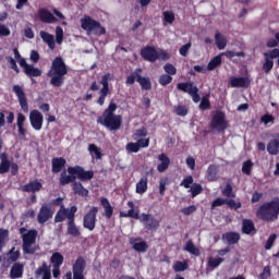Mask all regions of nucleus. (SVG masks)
I'll return each mask as SVG.
<instances>
[{"label": "nucleus", "mask_w": 279, "mask_h": 279, "mask_svg": "<svg viewBox=\"0 0 279 279\" xmlns=\"http://www.w3.org/2000/svg\"><path fill=\"white\" fill-rule=\"evenodd\" d=\"M36 236H38V231L32 229L22 235L23 241V252L24 254H36V248L32 247L36 243Z\"/></svg>", "instance_id": "7"}, {"label": "nucleus", "mask_w": 279, "mask_h": 279, "mask_svg": "<svg viewBox=\"0 0 279 279\" xmlns=\"http://www.w3.org/2000/svg\"><path fill=\"white\" fill-rule=\"evenodd\" d=\"M222 195H225V197H236V194L232 191V185L230 183H228L222 190Z\"/></svg>", "instance_id": "59"}, {"label": "nucleus", "mask_w": 279, "mask_h": 279, "mask_svg": "<svg viewBox=\"0 0 279 279\" xmlns=\"http://www.w3.org/2000/svg\"><path fill=\"white\" fill-rule=\"evenodd\" d=\"M141 73H143V69L137 68L126 77L125 84L132 86L137 82L140 83V86H142L143 90H151V80H149V77H143Z\"/></svg>", "instance_id": "5"}, {"label": "nucleus", "mask_w": 279, "mask_h": 279, "mask_svg": "<svg viewBox=\"0 0 279 279\" xmlns=\"http://www.w3.org/2000/svg\"><path fill=\"white\" fill-rule=\"evenodd\" d=\"M140 54L146 62H156L158 60V50L153 46L142 48Z\"/></svg>", "instance_id": "16"}, {"label": "nucleus", "mask_w": 279, "mask_h": 279, "mask_svg": "<svg viewBox=\"0 0 279 279\" xmlns=\"http://www.w3.org/2000/svg\"><path fill=\"white\" fill-rule=\"evenodd\" d=\"M133 250H135V252L144 253L149 250V244H147L145 241L135 242L133 243Z\"/></svg>", "instance_id": "44"}, {"label": "nucleus", "mask_w": 279, "mask_h": 279, "mask_svg": "<svg viewBox=\"0 0 279 279\" xmlns=\"http://www.w3.org/2000/svg\"><path fill=\"white\" fill-rule=\"evenodd\" d=\"M162 15H163V21L166 23H169L170 25L173 24V22L175 21V14L171 11H165Z\"/></svg>", "instance_id": "56"}, {"label": "nucleus", "mask_w": 279, "mask_h": 279, "mask_svg": "<svg viewBox=\"0 0 279 279\" xmlns=\"http://www.w3.org/2000/svg\"><path fill=\"white\" fill-rule=\"evenodd\" d=\"M222 262H223V258H221V257H217V258L210 257L208 259V265H209V267H213L215 269V268L219 267V265H221Z\"/></svg>", "instance_id": "60"}, {"label": "nucleus", "mask_w": 279, "mask_h": 279, "mask_svg": "<svg viewBox=\"0 0 279 279\" xmlns=\"http://www.w3.org/2000/svg\"><path fill=\"white\" fill-rule=\"evenodd\" d=\"M66 219V207L60 208L54 216V223H62Z\"/></svg>", "instance_id": "45"}, {"label": "nucleus", "mask_w": 279, "mask_h": 279, "mask_svg": "<svg viewBox=\"0 0 279 279\" xmlns=\"http://www.w3.org/2000/svg\"><path fill=\"white\" fill-rule=\"evenodd\" d=\"M69 73V68L62 57H56L51 63L50 70L47 72V77H50V86L53 88H62Z\"/></svg>", "instance_id": "2"}, {"label": "nucleus", "mask_w": 279, "mask_h": 279, "mask_svg": "<svg viewBox=\"0 0 279 279\" xmlns=\"http://www.w3.org/2000/svg\"><path fill=\"white\" fill-rule=\"evenodd\" d=\"M210 128L211 130H217V132H226L228 130V122L223 111H216L211 118Z\"/></svg>", "instance_id": "10"}, {"label": "nucleus", "mask_w": 279, "mask_h": 279, "mask_svg": "<svg viewBox=\"0 0 279 279\" xmlns=\"http://www.w3.org/2000/svg\"><path fill=\"white\" fill-rule=\"evenodd\" d=\"M117 104L111 101L106 110L99 116L96 122L109 132H117L121 130V125H123V117L121 114H117Z\"/></svg>", "instance_id": "1"}, {"label": "nucleus", "mask_w": 279, "mask_h": 279, "mask_svg": "<svg viewBox=\"0 0 279 279\" xmlns=\"http://www.w3.org/2000/svg\"><path fill=\"white\" fill-rule=\"evenodd\" d=\"M165 72L167 73V75H177L178 73V69H175V66L171 63H166L163 66Z\"/></svg>", "instance_id": "58"}, {"label": "nucleus", "mask_w": 279, "mask_h": 279, "mask_svg": "<svg viewBox=\"0 0 279 279\" xmlns=\"http://www.w3.org/2000/svg\"><path fill=\"white\" fill-rule=\"evenodd\" d=\"M56 40L57 45H62V41L64 40V29L60 26H57L56 28Z\"/></svg>", "instance_id": "55"}, {"label": "nucleus", "mask_w": 279, "mask_h": 279, "mask_svg": "<svg viewBox=\"0 0 279 279\" xmlns=\"http://www.w3.org/2000/svg\"><path fill=\"white\" fill-rule=\"evenodd\" d=\"M197 88L193 82H182L177 84V89L181 93H187V95L191 94V92L195 90Z\"/></svg>", "instance_id": "34"}, {"label": "nucleus", "mask_w": 279, "mask_h": 279, "mask_svg": "<svg viewBox=\"0 0 279 279\" xmlns=\"http://www.w3.org/2000/svg\"><path fill=\"white\" fill-rule=\"evenodd\" d=\"M40 38L44 40V43H47L48 44V47L50 49H53L56 47V41L53 39V35L45 32V31H41L40 32Z\"/></svg>", "instance_id": "38"}, {"label": "nucleus", "mask_w": 279, "mask_h": 279, "mask_svg": "<svg viewBox=\"0 0 279 279\" xmlns=\"http://www.w3.org/2000/svg\"><path fill=\"white\" fill-rule=\"evenodd\" d=\"M208 182H217L219 180V169L216 165H209L207 168Z\"/></svg>", "instance_id": "32"}, {"label": "nucleus", "mask_w": 279, "mask_h": 279, "mask_svg": "<svg viewBox=\"0 0 279 279\" xmlns=\"http://www.w3.org/2000/svg\"><path fill=\"white\" fill-rule=\"evenodd\" d=\"M72 191L75 195H80V197H88V190L81 182L74 181Z\"/></svg>", "instance_id": "31"}, {"label": "nucleus", "mask_w": 279, "mask_h": 279, "mask_svg": "<svg viewBox=\"0 0 279 279\" xmlns=\"http://www.w3.org/2000/svg\"><path fill=\"white\" fill-rule=\"evenodd\" d=\"M252 80L247 76L232 77L230 80V85L232 88H250Z\"/></svg>", "instance_id": "19"}, {"label": "nucleus", "mask_w": 279, "mask_h": 279, "mask_svg": "<svg viewBox=\"0 0 279 279\" xmlns=\"http://www.w3.org/2000/svg\"><path fill=\"white\" fill-rule=\"evenodd\" d=\"M25 271V265L21 262H15L10 270V278L11 279H19L23 278V274Z\"/></svg>", "instance_id": "23"}, {"label": "nucleus", "mask_w": 279, "mask_h": 279, "mask_svg": "<svg viewBox=\"0 0 279 279\" xmlns=\"http://www.w3.org/2000/svg\"><path fill=\"white\" fill-rule=\"evenodd\" d=\"M174 113H177L178 117H186V114H189V108L184 105L175 106Z\"/></svg>", "instance_id": "47"}, {"label": "nucleus", "mask_w": 279, "mask_h": 279, "mask_svg": "<svg viewBox=\"0 0 279 279\" xmlns=\"http://www.w3.org/2000/svg\"><path fill=\"white\" fill-rule=\"evenodd\" d=\"M29 123L35 132H40V130H43L45 117H43V113L39 112L38 109H34L29 112Z\"/></svg>", "instance_id": "13"}, {"label": "nucleus", "mask_w": 279, "mask_h": 279, "mask_svg": "<svg viewBox=\"0 0 279 279\" xmlns=\"http://www.w3.org/2000/svg\"><path fill=\"white\" fill-rule=\"evenodd\" d=\"M75 213H77V206H71L69 209L65 208V219H68V230L66 234L70 236H82V231H80V227L75 223Z\"/></svg>", "instance_id": "4"}, {"label": "nucleus", "mask_w": 279, "mask_h": 279, "mask_svg": "<svg viewBox=\"0 0 279 279\" xmlns=\"http://www.w3.org/2000/svg\"><path fill=\"white\" fill-rule=\"evenodd\" d=\"M81 27L85 32H98L100 36L106 34V27L101 26V23L97 22V20H94L88 15H85L81 20Z\"/></svg>", "instance_id": "6"}, {"label": "nucleus", "mask_w": 279, "mask_h": 279, "mask_svg": "<svg viewBox=\"0 0 279 279\" xmlns=\"http://www.w3.org/2000/svg\"><path fill=\"white\" fill-rule=\"evenodd\" d=\"M204 191V187H202V184L199 183H193L192 187L190 189L192 197H197Z\"/></svg>", "instance_id": "49"}, {"label": "nucleus", "mask_w": 279, "mask_h": 279, "mask_svg": "<svg viewBox=\"0 0 279 279\" xmlns=\"http://www.w3.org/2000/svg\"><path fill=\"white\" fill-rule=\"evenodd\" d=\"M24 73L25 75H27V77H31V82L33 84H36V80H34L33 77H40V75H43V70L31 64L26 68V70H24Z\"/></svg>", "instance_id": "28"}, {"label": "nucleus", "mask_w": 279, "mask_h": 279, "mask_svg": "<svg viewBox=\"0 0 279 279\" xmlns=\"http://www.w3.org/2000/svg\"><path fill=\"white\" fill-rule=\"evenodd\" d=\"M88 151L90 154H94L96 160H101V158H104V153H101V148L95 144L88 145Z\"/></svg>", "instance_id": "41"}, {"label": "nucleus", "mask_w": 279, "mask_h": 279, "mask_svg": "<svg viewBox=\"0 0 279 279\" xmlns=\"http://www.w3.org/2000/svg\"><path fill=\"white\" fill-rule=\"evenodd\" d=\"M125 149L128 151V154H138V151H141V148L138 147L137 142L136 143H128L125 146Z\"/></svg>", "instance_id": "48"}, {"label": "nucleus", "mask_w": 279, "mask_h": 279, "mask_svg": "<svg viewBox=\"0 0 279 279\" xmlns=\"http://www.w3.org/2000/svg\"><path fill=\"white\" fill-rule=\"evenodd\" d=\"M13 93L16 95L19 104L23 112L27 113L29 112V105L27 104V95L25 94V90H23V87L20 85L13 86Z\"/></svg>", "instance_id": "15"}, {"label": "nucleus", "mask_w": 279, "mask_h": 279, "mask_svg": "<svg viewBox=\"0 0 279 279\" xmlns=\"http://www.w3.org/2000/svg\"><path fill=\"white\" fill-rule=\"evenodd\" d=\"M242 234H247L248 236H254L256 234V225H254V220L244 218L242 220Z\"/></svg>", "instance_id": "20"}, {"label": "nucleus", "mask_w": 279, "mask_h": 279, "mask_svg": "<svg viewBox=\"0 0 279 279\" xmlns=\"http://www.w3.org/2000/svg\"><path fill=\"white\" fill-rule=\"evenodd\" d=\"M43 191V182L38 179L32 180L22 186L23 193H40Z\"/></svg>", "instance_id": "18"}, {"label": "nucleus", "mask_w": 279, "mask_h": 279, "mask_svg": "<svg viewBox=\"0 0 279 279\" xmlns=\"http://www.w3.org/2000/svg\"><path fill=\"white\" fill-rule=\"evenodd\" d=\"M149 172L146 173V175L142 177L140 181L136 183L135 191L138 195H144V193H147L149 179L147 175Z\"/></svg>", "instance_id": "27"}, {"label": "nucleus", "mask_w": 279, "mask_h": 279, "mask_svg": "<svg viewBox=\"0 0 279 279\" xmlns=\"http://www.w3.org/2000/svg\"><path fill=\"white\" fill-rule=\"evenodd\" d=\"M7 62L10 64V69L12 71H15V73H21V70L19 69V65L16 64V60L12 57H7Z\"/></svg>", "instance_id": "62"}, {"label": "nucleus", "mask_w": 279, "mask_h": 279, "mask_svg": "<svg viewBox=\"0 0 279 279\" xmlns=\"http://www.w3.org/2000/svg\"><path fill=\"white\" fill-rule=\"evenodd\" d=\"M174 271H186L189 269V264L184 262H175L173 266Z\"/></svg>", "instance_id": "61"}, {"label": "nucleus", "mask_w": 279, "mask_h": 279, "mask_svg": "<svg viewBox=\"0 0 279 279\" xmlns=\"http://www.w3.org/2000/svg\"><path fill=\"white\" fill-rule=\"evenodd\" d=\"M210 95L204 96L201 99L199 109L201 110H210V100L208 99Z\"/></svg>", "instance_id": "53"}, {"label": "nucleus", "mask_w": 279, "mask_h": 279, "mask_svg": "<svg viewBox=\"0 0 279 279\" xmlns=\"http://www.w3.org/2000/svg\"><path fill=\"white\" fill-rule=\"evenodd\" d=\"M49 266L47 265V262H44L40 267H38L35 271V278H40V276H44L46 271H49Z\"/></svg>", "instance_id": "51"}, {"label": "nucleus", "mask_w": 279, "mask_h": 279, "mask_svg": "<svg viewBox=\"0 0 279 279\" xmlns=\"http://www.w3.org/2000/svg\"><path fill=\"white\" fill-rule=\"evenodd\" d=\"M278 56L279 49L277 48L264 53L265 62L263 63L262 66L264 73L268 74L274 69V60H276Z\"/></svg>", "instance_id": "12"}, {"label": "nucleus", "mask_w": 279, "mask_h": 279, "mask_svg": "<svg viewBox=\"0 0 279 279\" xmlns=\"http://www.w3.org/2000/svg\"><path fill=\"white\" fill-rule=\"evenodd\" d=\"M75 180H77V178L75 177V174H66V170H63L60 174L59 178V182L61 186H66V184H71V182H75Z\"/></svg>", "instance_id": "33"}, {"label": "nucleus", "mask_w": 279, "mask_h": 279, "mask_svg": "<svg viewBox=\"0 0 279 279\" xmlns=\"http://www.w3.org/2000/svg\"><path fill=\"white\" fill-rule=\"evenodd\" d=\"M267 151L270 156H278L279 154V140H271L267 145Z\"/></svg>", "instance_id": "36"}, {"label": "nucleus", "mask_w": 279, "mask_h": 279, "mask_svg": "<svg viewBox=\"0 0 279 279\" xmlns=\"http://www.w3.org/2000/svg\"><path fill=\"white\" fill-rule=\"evenodd\" d=\"M25 121L27 118L23 113H17L16 125H17V134L20 138H25L27 136V130L25 129Z\"/></svg>", "instance_id": "24"}, {"label": "nucleus", "mask_w": 279, "mask_h": 279, "mask_svg": "<svg viewBox=\"0 0 279 279\" xmlns=\"http://www.w3.org/2000/svg\"><path fill=\"white\" fill-rule=\"evenodd\" d=\"M100 206H102L105 213L104 216L106 219H112V215H114V207L110 204L107 197L100 198Z\"/></svg>", "instance_id": "25"}, {"label": "nucleus", "mask_w": 279, "mask_h": 279, "mask_svg": "<svg viewBox=\"0 0 279 279\" xmlns=\"http://www.w3.org/2000/svg\"><path fill=\"white\" fill-rule=\"evenodd\" d=\"M110 82H112V74L106 73L100 78L101 88L99 90V97L97 99L98 106H104L106 104V97L110 95Z\"/></svg>", "instance_id": "8"}, {"label": "nucleus", "mask_w": 279, "mask_h": 279, "mask_svg": "<svg viewBox=\"0 0 279 279\" xmlns=\"http://www.w3.org/2000/svg\"><path fill=\"white\" fill-rule=\"evenodd\" d=\"M276 239H278L276 233L270 234L265 243V250H271V247H274V243H276Z\"/></svg>", "instance_id": "57"}, {"label": "nucleus", "mask_w": 279, "mask_h": 279, "mask_svg": "<svg viewBox=\"0 0 279 279\" xmlns=\"http://www.w3.org/2000/svg\"><path fill=\"white\" fill-rule=\"evenodd\" d=\"M226 204L231 210H239V208H241V202H235L234 199H227Z\"/></svg>", "instance_id": "64"}, {"label": "nucleus", "mask_w": 279, "mask_h": 279, "mask_svg": "<svg viewBox=\"0 0 279 279\" xmlns=\"http://www.w3.org/2000/svg\"><path fill=\"white\" fill-rule=\"evenodd\" d=\"M260 123H264V125H269V123H276V118L270 113H266L260 117Z\"/></svg>", "instance_id": "54"}, {"label": "nucleus", "mask_w": 279, "mask_h": 279, "mask_svg": "<svg viewBox=\"0 0 279 279\" xmlns=\"http://www.w3.org/2000/svg\"><path fill=\"white\" fill-rule=\"evenodd\" d=\"M14 250H15V247H12L8 252L10 263H16V260H19L21 258V252L20 251H14Z\"/></svg>", "instance_id": "46"}, {"label": "nucleus", "mask_w": 279, "mask_h": 279, "mask_svg": "<svg viewBox=\"0 0 279 279\" xmlns=\"http://www.w3.org/2000/svg\"><path fill=\"white\" fill-rule=\"evenodd\" d=\"M185 252H189L190 254H193V256H199L202 253L199 252V248L195 246L193 243V240H189L184 245Z\"/></svg>", "instance_id": "40"}, {"label": "nucleus", "mask_w": 279, "mask_h": 279, "mask_svg": "<svg viewBox=\"0 0 279 279\" xmlns=\"http://www.w3.org/2000/svg\"><path fill=\"white\" fill-rule=\"evenodd\" d=\"M222 241H227V243H229V245H236V243H239V241H241V234H239L238 232H227L222 234Z\"/></svg>", "instance_id": "30"}, {"label": "nucleus", "mask_w": 279, "mask_h": 279, "mask_svg": "<svg viewBox=\"0 0 279 279\" xmlns=\"http://www.w3.org/2000/svg\"><path fill=\"white\" fill-rule=\"evenodd\" d=\"M68 173L70 175H77V179L81 182H88V180H93L95 178V172L93 170H84L82 166L69 167Z\"/></svg>", "instance_id": "11"}, {"label": "nucleus", "mask_w": 279, "mask_h": 279, "mask_svg": "<svg viewBox=\"0 0 279 279\" xmlns=\"http://www.w3.org/2000/svg\"><path fill=\"white\" fill-rule=\"evenodd\" d=\"M191 184H193V175H187L181 181L180 186H184V189H191Z\"/></svg>", "instance_id": "63"}, {"label": "nucleus", "mask_w": 279, "mask_h": 279, "mask_svg": "<svg viewBox=\"0 0 279 279\" xmlns=\"http://www.w3.org/2000/svg\"><path fill=\"white\" fill-rule=\"evenodd\" d=\"M120 217H123L125 219H142L138 207H136L135 209H129L128 211H120Z\"/></svg>", "instance_id": "35"}, {"label": "nucleus", "mask_w": 279, "mask_h": 279, "mask_svg": "<svg viewBox=\"0 0 279 279\" xmlns=\"http://www.w3.org/2000/svg\"><path fill=\"white\" fill-rule=\"evenodd\" d=\"M221 64V54L214 57L207 64V71H215Z\"/></svg>", "instance_id": "42"}, {"label": "nucleus", "mask_w": 279, "mask_h": 279, "mask_svg": "<svg viewBox=\"0 0 279 279\" xmlns=\"http://www.w3.org/2000/svg\"><path fill=\"white\" fill-rule=\"evenodd\" d=\"M171 82H173V77L169 74H162L159 77L160 86H169V84H171Z\"/></svg>", "instance_id": "52"}, {"label": "nucleus", "mask_w": 279, "mask_h": 279, "mask_svg": "<svg viewBox=\"0 0 279 279\" xmlns=\"http://www.w3.org/2000/svg\"><path fill=\"white\" fill-rule=\"evenodd\" d=\"M66 167V159L64 157H53L51 159V171L52 173H61Z\"/></svg>", "instance_id": "22"}, {"label": "nucleus", "mask_w": 279, "mask_h": 279, "mask_svg": "<svg viewBox=\"0 0 279 279\" xmlns=\"http://www.w3.org/2000/svg\"><path fill=\"white\" fill-rule=\"evenodd\" d=\"M140 221L144 223V228H146V230H150L151 232H156V230L160 228V221L151 214H142Z\"/></svg>", "instance_id": "14"}, {"label": "nucleus", "mask_w": 279, "mask_h": 279, "mask_svg": "<svg viewBox=\"0 0 279 279\" xmlns=\"http://www.w3.org/2000/svg\"><path fill=\"white\" fill-rule=\"evenodd\" d=\"M256 217H258L260 221H266V223L278 221L279 197H275L274 199L262 204L256 211Z\"/></svg>", "instance_id": "3"}, {"label": "nucleus", "mask_w": 279, "mask_h": 279, "mask_svg": "<svg viewBox=\"0 0 279 279\" xmlns=\"http://www.w3.org/2000/svg\"><path fill=\"white\" fill-rule=\"evenodd\" d=\"M38 16L41 23H56V21H58V19L53 16V13L47 9H39Z\"/></svg>", "instance_id": "26"}, {"label": "nucleus", "mask_w": 279, "mask_h": 279, "mask_svg": "<svg viewBox=\"0 0 279 279\" xmlns=\"http://www.w3.org/2000/svg\"><path fill=\"white\" fill-rule=\"evenodd\" d=\"M99 207H92L83 217V228L93 232L97 226V214Z\"/></svg>", "instance_id": "9"}, {"label": "nucleus", "mask_w": 279, "mask_h": 279, "mask_svg": "<svg viewBox=\"0 0 279 279\" xmlns=\"http://www.w3.org/2000/svg\"><path fill=\"white\" fill-rule=\"evenodd\" d=\"M157 158L159 160V163L157 165V171L158 173H165V171H167V169H169L171 166V158H169V156H167L165 153L158 155Z\"/></svg>", "instance_id": "21"}, {"label": "nucleus", "mask_w": 279, "mask_h": 279, "mask_svg": "<svg viewBox=\"0 0 279 279\" xmlns=\"http://www.w3.org/2000/svg\"><path fill=\"white\" fill-rule=\"evenodd\" d=\"M53 218V210L51 207L44 205L39 208L38 215H37V222L40 223L41 226L44 223H47L49 219Z\"/></svg>", "instance_id": "17"}, {"label": "nucleus", "mask_w": 279, "mask_h": 279, "mask_svg": "<svg viewBox=\"0 0 279 279\" xmlns=\"http://www.w3.org/2000/svg\"><path fill=\"white\" fill-rule=\"evenodd\" d=\"M215 40H216V45H217L218 49H220V50L226 49V47L228 45V40L220 33H216Z\"/></svg>", "instance_id": "43"}, {"label": "nucleus", "mask_w": 279, "mask_h": 279, "mask_svg": "<svg viewBox=\"0 0 279 279\" xmlns=\"http://www.w3.org/2000/svg\"><path fill=\"white\" fill-rule=\"evenodd\" d=\"M252 167H254V163L252 160H246L242 165V173H245V175L252 174Z\"/></svg>", "instance_id": "50"}, {"label": "nucleus", "mask_w": 279, "mask_h": 279, "mask_svg": "<svg viewBox=\"0 0 279 279\" xmlns=\"http://www.w3.org/2000/svg\"><path fill=\"white\" fill-rule=\"evenodd\" d=\"M50 263L52 264V267H62L64 263V256L61 255V253H53L50 257Z\"/></svg>", "instance_id": "37"}, {"label": "nucleus", "mask_w": 279, "mask_h": 279, "mask_svg": "<svg viewBox=\"0 0 279 279\" xmlns=\"http://www.w3.org/2000/svg\"><path fill=\"white\" fill-rule=\"evenodd\" d=\"M8 241H10V231L8 229H0V252H3Z\"/></svg>", "instance_id": "39"}, {"label": "nucleus", "mask_w": 279, "mask_h": 279, "mask_svg": "<svg viewBox=\"0 0 279 279\" xmlns=\"http://www.w3.org/2000/svg\"><path fill=\"white\" fill-rule=\"evenodd\" d=\"M0 174L3 175L4 173H8V171H10L12 162L10 161L7 153L0 154Z\"/></svg>", "instance_id": "29"}]
</instances>
